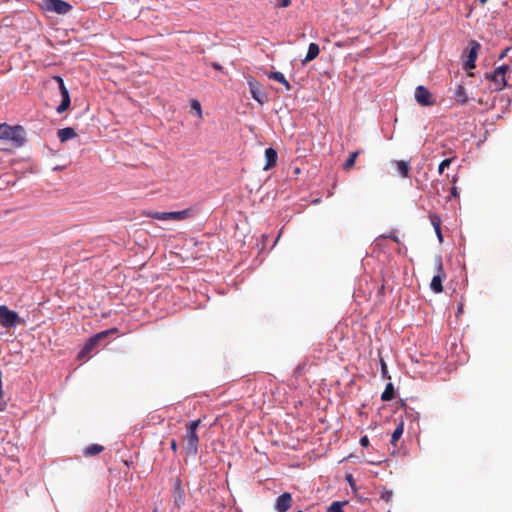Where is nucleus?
Returning <instances> with one entry per match:
<instances>
[{
	"instance_id": "nucleus-1",
	"label": "nucleus",
	"mask_w": 512,
	"mask_h": 512,
	"mask_svg": "<svg viewBox=\"0 0 512 512\" xmlns=\"http://www.w3.org/2000/svg\"><path fill=\"white\" fill-rule=\"evenodd\" d=\"M0 139L9 140L16 147H21L25 142V130L20 125L0 124Z\"/></svg>"
},
{
	"instance_id": "nucleus-2",
	"label": "nucleus",
	"mask_w": 512,
	"mask_h": 512,
	"mask_svg": "<svg viewBox=\"0 0 512 512\" xmlns=\"http://www.w3.org/2000/svg\"><path fill=\"white\" fill-rule=\"evenodd\" d=\"M509 69L508 65L497 67L492 73H486L485 78L492 82L491 89L494 91L503 90L506 85V71Z\"/></svg>"
},
{
	"instance_id": "nucleus-3",
	"label": "nucleus",
	"mask_w": 512,
	"mask_h": 512,
	"mask_svg": "<svg viewBox=\"0 0 512 512\" xmlns=\"http://www.w3.org/2000/svg\"><path fill=\"white\" fill-rule=\"evenodd\" d=\"M434 261L437 274L431 280L430 289L434 293L439 294L443 292L442 282L444 279H446V273L444 272L442 257L436 256Z\"/></svg>"
},
{
	"instance_id": "nucleus-4",
	"label": "nucleus",
	"mask_w": 512,
	"mask_h": 512,
	"mask_svg": "<svg viewBox=\"0 0 512 512\" xmlns=\"http://www.w3.org/2000/svg\"><path fill=\"white\" fill-rule=\"evenodd\" d=\"M21 323V319L15 311L6 305H0V325L4 328H12Z\"/></svg>"
},
{
	"instance_id": "nucleus-5",
	"label": "nucleus",
	"mask_w": 512,
	"mask_h": 512,
	"mask_svg": "<svg viewBox=\"0 0 512 512\" xmlns=\"http://www.w3.org/2000/svg\"><path fill=\"white\" fill-rule=\"evenodd\" d=\"M52 80H54L58 84L59 91H60L61 98H62L61 103L57 107L56 111H57V113L62 114L70 107L71 100H70L69 91L66 88L64 80L61 76L55 75L52 77Z\"/></svg>"
},
{
	"instance_id": "nucleus-6",
	"label": "nucleus",
	"mask_w": 512,
	"mask_h": 512,
	"mask_svg": "<svg viewBox=\"0 0 512 512\" xmlns=\"http://www.w3.org/2000/svg\"><path fill=\"white\" fill-rule=\"evenodd\" d=\"M43 8L60 15L68 14L72 10L71 4L64 0H44Z\"/></svg>"
},
{
	"instance_id": "nucleus-7",
	"label": "nucleus",
	"mask_w": 512,
	"mask_h": 512,
	"mask_svg": "<svg viewBox=\"0 0 512 512\" xmlns=\"http://www.w3.org/2000/svg\"><path fill=\"white\" fill-rule=\"evenodd\" d=\"M249 89L252 98L260 105H263L267 100V94L262 90L261 84L254 78L248 80Z\"/></svg>"
},
{
	"instance_id": "nucleus-8",
	"label": "nucleus",
	"mask_w": 512,
	"mask_h": 512,
	"mask_svg": "<svg viewBox=\"0 0 512 512\" xmlns=\"http://www.w3.org/2000/svg\"><path fill=\"white\" fill-rule=\"evenodd\" d=\"M185 452L187 455L195 456L198 453L199 437L197 432L186 431Z\"/></svg>"
},
{
	"instance_id": "nucleus-9",
	"label": "nucleus",
	"mask_w": 512,
	"mask_h": 512,
	"mask_svg": "<svg viewBox=\"0 0 512 512\" xmlns=\"http://www.w3.org/2000/svg\"><path fill=\"white\" fill-rule=\"evenodd\" d=\"M415 99L422 106H431L434 104L430 91L422 85L416 87Z\"/></svg>"
},
{
	"instance_id": "nucleus-10",
	"label": "nucleus",
	"mask_w": 512,
	"mask_h": 512,
	"mask_svg": "<svg viewBox=\"0 0 512 512\" xmlns=\"http://www.w3.org/2000/svg\"><path fill=\"white\" fill-rule=\"evenodd\" d=\"M292 505V496L290 493L285 492L279 495L275 502V510L278 512H286Z\"/></svg>"
},
{
	"instance_id": "nucleus-11",
	"label": "nucleus",
	"mask_w": 512,
	"mask_h": 512,
	"mask_svg": "<svg viewBox=\"0 0 512 512\" xmlns=\"http://www.w3.org/2000/svg\"><path fill=\"white\" fill-rule=\"evenodd\" d=\"M470 50L468 54V59L466 60L464 67L466 70L475 68V62L478 55V50L480 48V44L476 41H471L469 43Z\"/></svg>"
},
{
	"instance_id": "nucleus-12",
	"label": "nucleus",
	"mask_w": 512,
	"mask_h": 512,
	"mask_svg": "<svg viewBox=\"0 0 512 512\" xmlns=\"http://www.w3.org/2000/svg\"><path fill=\"white\" fill-rule=\"evenodd\" d=\"M173 500H174V505L177 508H181V506L184 504V501H185V492H184L179 480H177L174 485Z\"/></svg>"
},
{
	"instance_id": "nucleus-13",
	"label": "nucleus",
	"mask_w": 512,
	"mask_h": 512,
	"mask_svg": "<svg viewBox=\"0 0 512 512\" xmlns=\"http://www.w3.org/2000/svg\"><path fill=\"white\" fill-rule=\"evenodd\" d=\"M265 159H266V164L263 169L269 170L270 168L275 166L277 163V159H278L277 151L272 147L267 148L265 150Z\"/></svg>"
},
{
	"instance_id": "nucleus-14",
	"label": "nucleus",
	"mask_w": 512,
	"mask_h": 512,
	"mask_svg": "<svg viewBox=\"0 0 512 512\" xmlns=\"http://www.w3.org/2000/svg\"><path fill=\"white\" fill-rule=\"evenodd\" d=\"M429 219H430L431 225L435 229V233L437 235V238H438L439 242L442 243L443 242V235H442V232H441V223H442L441 217L439 215H437V214L430 213L429 214Z\"/></svg>"
},
{
	"instance_id": "nucleus-15",
	"label": "nucleus",
	"mask_w": 512,
	"mask_h": 512,
	"mask_svg": "<svg viewBox=\"0 0 512 512\" xmlns=\"http://www.w3.org/2000/svg\"><path fill=\"white\" fill-rule=\"evenodd\" d=\"M192 215L191 209L168 212V221H182Z\"/></svg>"
},
{
	"instance_id": "nucleus-16",
	"label": "nucleus",
	"mask_w": 512,
	"mask_h": 512,
	"mask_svg": "<svg viewBox=\"0 0 512 512\" xmlns=\"http://www.w3.org/2000/svg\"><path fill=\"white\" fill-rule=\"evenodd\" d=\"M57 136L61 142H66L70 139H73L77 136L75 130L71 127H66L59 129L57 132Z\"/></svg>"
},
{
	"instance_id": "nucleus-17",
	"label": "nucleus",
	"mask_w": 512,
	"mask_h": 512,
	"mask_svg": "<svg viewBox=\"0 0 512 512\" xmlns=\"http://www.w3.org/2000/svg\"><path fill=\"white\" fill-rule=\"evenodd\" d=\"M98 343L99 341L94 336L89 338V340L84 345L83 349L79 352L78 357L84 358L85 356H87L89 353H91V351L96 347Z\"/></svg>"
},
{
	"instance_id": "nucleus-18",
	"label": "nucleus",
	"mask_w": 512,
	"mask_h": 512,
	"mask_svg": "<svg viewBox=\"0 0 512 512\" xmlns=\"http://www.w3.org/2000/svg\"><path fill=\"white\" fill-rule=\"evenodd\" d=\"M320 49L318 44L310 43L304 62H310L319 55Z\"/></svg>"
},
{
	"instance_id": "nucleus-19",
	"label": "nucleus",
	"mask_w": 512,
	"mask_h": 512,
	"mask_svg": "<svg viewBox=\"0 0 512 512\" xmlns=\"http://www.w3.org/2000/svg\"><path fill=\"white\" fill-rule=\"evenodd\" d=\"M268 77L270 79H273L279 83H281L282 85H284L285 89L287 91H289L291 89V85L290 83L286 80V78L284 77V75L281 73V72H271Z\"/></svg>"
},
{
	"instance_id": "nucleus-20",
	"label": "nucleus",
	"mask_w": 512,
	"mask_h": 512,
	"mask_svg": "<svg viewBox=\"0 0 512 512\" xmlns=\"http://www.w3.org/2000/svg\"><path fill=\"white\" fill-rule=\"evenodd\" d=\"M395 164H396L398 173L404 178L408 177L409 170H410L409 162L400 160V161H395Z\"/></svg>"
},
{
	"instance_id": "nucleus-21",
	"label": "nucleus",
	"mask_w": 512,
	"mask_h": 512,
	"mask_svg": "<svg viewBox=\"0 0 512 512\" xmlns=\"http://www.w3.org/2000/svg\"><path fill=\"white\" fill-rule=\"evenodd\" d=\"M455 100L460 104H465L468 101L466 90L463 86L459 85L455 90Z\"/></svg>"
},
{
	"instance_id": "nucleus-22",
	"label": "nucleus",
	"mask_w": 512,
	"mask_h": 512,
	"mask_svg": "<svg viewBox=\"0 0 512 512\" xmlns=\"http://www.w3.org/2000/svg\"><path fill=\"white\" fill-rule=\"evenodd\" d=\"M104 447L99 444H91L85 448L84 454L86 456H95L103 451Z\"/></svg>"
},
{
	"instance_id": "nucleus-23",
	"label": "nucleus",
	"mask_w": 512,
	"mask_h": 512,
	"mask_svg": "<svg viewBox=\"0 0 512 512\" xmlns=\"http://www.w3.org/2000/svg\"><path fill=\"white\" fill-rule=\"evenodd\" d=\"M403 431H404V422L400 421L391 436V443L393 445H395L396 441H398L401 438Z\"/></svg>"
},
{
	"instance_id": "nucleus-24",
	"label": "nucleus",
	"mask_w": 512,
	"mask_h": 512,
	"mask_svg": "<svg viewBox=\"0 0 512 512\" xmlns=\"http://www.w3.org/2000/svg\"><path fill=\"white\" fill-rule=\"evenodd\" d=\"M394 398V387L392 383H388L381 395L383 401H390Z\"/></svg>"
},
{
	"instance_id": "nucleus-25",
	"label": "nucleus",
	"mask_w": 512,
	"mask_h": 512,
	"mask_svg": "<svg viewBox=\"0 0 512 512\" xmlns=\"http://www.w3.org/2000/svg\"><path fill=\"white\" fill-rule=\"evenodd\" d=\"M146 216L156 220L168 221V212L149 211Z\"/></svg>"
},
{
	"instance_id": "nucleus-26",
	"label": "nucleus",
	"mask_w": 512,
	"mask_h": 512,
	"mask_svg": "<svg viewBox=\"0 0 512 512\" xmlns=\"http://www.w3.org/2000/svg\"><path fill=\"white\" fill-rule=\"evenodd\" d=\"M347 504V502L343 501H334L328 508V512H343V506Z\"/></svg>"
},
{
	"instance_id": "nucleus-27",
	"label": "nucleus",
	"mask_w": 512,
	"mask_h": 512,
	"mask_svg": "<svg viewBox=\"0 0 512 512\" xmlns=\"http://www.w3.org/2000/svg\"><path fill=\"white\" fill-rule=\"evenodd\" d=\"M358 155H359L358 151L351 153L343 165L344 169L348 170V169L352 168L353 165L355 164V161H356Z\"/></svg>"
},
{
	"instance_id": "nucleus-28",
	"label": "nucleus",
	"mask_w": 512,
	"mask_h": 512,
	"mask_svg": "<svg viewBox=\"0 0 512 512\" xmlns=\"http://www.w3.org/2000/svg\"><path fill=\"white\" fill-rule=\"evenodd\" d=\"M117 332V328H111L105 331H101L94 335V337L100 342L101 340L105 339L108 335Z\"/></svg>"
},
{
	"instance_id": "nucleus-29",
	"label": "nucleus",
	"mask_w": 512,
	"mask_h": 512,
	"mask_svg": "<svg viewBox=\"0 0 512 512\" xmlns=\"http://www.w3.org/2000/svg\"><path fill=\"white\" fill-rule=\"evenodd\" d=\"M117 332V328H111L105 331H101L94 335V337L100 342L101 340L105 339L108 335Z\"/></svg>"
},
{
	"instance_id": "nucleus-30",
	"label": "nucleus",
	"mask_w": 512,
	"mask_h": 512,
	"mask_svg": "<svg viewBox=\"0 0 512 512\" xmlns=\"http://www.w3.org/2000/svg\"><path fill=\"white\" fill-rule=\"evenodd\" d=\"M200 424H201V420L200 419L194 420V421L190 422L186 426V431L197 432V429H198Z\"/></svg>"
},
{
	"instance_id": "nucleus-31",
	"label": "nucleus",
	"mask_w": 512,
	"mask_h": 512,
	"mask_svg": "<svg viewBox=\"0 0 512 512\" xmlns=\"http://www.w3.org/2000/svg\"><path fill=\"white\" fill-rule=\"evenodd\" d=\"M451 162H452L451 158H447V159H444L443 161H441V163L439 164V167H438L439 174H442L444 172L445 168L450 166Z\"/></svg>"
},
{
	"instance_id": "nucleus-32",
	"label": "nucleus",
	"mask_w": 512,
	"mask_h": 512,
	"mask_svg": "<svg viewBox=\"0 0 512 512\" xmlns=\"http://www.w3.org/2000/svg\"><path fill=\"white\" fill-rule=\"evenodd\" d=\"M191 108L197 112L199 118L202 117L201 105L197 100L192 101Z\"/></svg>"
},
{
	"instance_id": "nucleus-33",
	"label": "nucleus",
	"mask_w": 512,
	"mask_h": 512,
	"mask_svg": "<svg viewBox=\"0 0 512 512\" xmlns=\"http://www.w3.org/2000/svg\"><path fill=\"white\" fill-rule=\"evenodd\" d=\"M393 497V492L391 490H386L382 492L381 498L385 500L386 502H389Z\"/></svg>"
},
{
	"instance_id": "nucleus-34",
	"label": "nucleus",
	"mask_w": 512,
	"mask_h": 512,
	"mask_svg": "<svg viewBox=\"0 0 512 512\" xmlns=\"http://www.w3.org/2000/svg\"><path fill=\"white\" fill-rule=\"evenodd\" d=\"M291 5V0H276V7L286 8Z\"/></svg>"
},
{
	"instance_id": "nucleus-35",
	"label": "nucleus",
	"mask_w": 512,
	"mask_h": 512,
	"mask_svg": "<svg viewBox=\"0 0 512 512\" xmlns=\"http://www.w3.org/2000/svg\"><path fill=\"white\" fill-rule=\"evenodd\" d=\"M360 445L363 446V447H368L369 446V439L367 436H362L360 438Z\"/></svg>"
},
{
	"instance_id": "nucleus-36",
	"label": "nucleus",
	"mask_w": 512,
	"mask_h": 512,
	"mask_svg": "<svg viewBox=\"0 0 512 512\" xmlns=\"http://www.w3.org/2000/svg\"><path fill=\"white\" fill-rule=\"evenodd\" d=\"M211 66L215 69V70H218V71H222V66L219 64V63H212Z\"/></svg>"
},
{
	"instance_id": "nucleus-37",
	"label": "nucleus",
	"mask_w": 512,
	"mask_h": 512,
	"mask_svg": "<svg viewBox=\"0 0 512 512\" xmlns=\"http://www.w3.org/2000/svg\"><path fill=\"white\" fill-rule=\"evenodd\" d=\"M178 448L177 442L175 440L171 441V449L176 452Z\"/></svg>"
},
{
	"instance_id": "nucleus-38",
	"label": "nucleus",
	"mask_w": 512,
	"mask_h": 512,
	"mask_svg": "<svg viewBox=\"0 0 512 512\" xmlns=\"http://www.w3.org/2000/svg\"><path fill=\"white\" fill-rule=\"evenodd\" d=\"M509 48L505 49L498 57L499 60L503 59L506 55H507V52H508Z\"/></svg>"
},
{
	"instance_id": "nucleus-39",
	"label": "nucleus",
	"mask_w": 512,
	"mask_h": 512,
	"mask_svg": "<svg viewBox=\"0 0 512 512\" xmlns=\"http://www.w3.org/2000/svg\"><path fill=\"white\" fill-rule=\"evenodd\" d=\"M451 195H452L453 197L458 196V191H457V188H456V187H452V188H451Z\"/></svg>"
},
{
	"instance_id": "nucleus-40",
	"label": "nucleus",
	"mask_w": 512,
	"mask_h": 512,
	"mask_svg": "<svg viewBox=\"0 0 512 512\" xmlns=\"http://www.w3.org/2000/svg\"><path fill=\"white\" fill-rule=\"evenodd\" d=\"M347 479H348V481L350 482V481L352 480V475H349V476L347 477Z\"/></svg>"
},
{
	"instance_id": "nucleus-41",
	"label": "nucleus",
	"mask_w": 512,
	"mask_h": 512,
	"mask_svg": "<svg viewBox=\"0 0 512 512\" xmlns=\"http://www.w3.org/2000/svg\"><path fill=\"white\" fill-rule=\"evenodd\" d=\"M153 512H161L158 508H155Z\"/></svg>"
},
{
	"instance_id": "nucleus-42",
	"label": "nucleus",
	"mask_w": 512,
	"mask_h": 512,
	"mask_svg": "<svg viewBox=\"0 0 512 512\" xmlns=\"http://www.w3.org/2000/svg\"><path fill=\"white\" fill-rule=\"evenodd\" d=\"M479 1L484 4L487 0H479Z\"/></svg>"
},
{
	"instance_id": "nucleus-43",
	"label": "nucleus",
	"mask_w": 512,
	"mask_h": 512,
	"mask_svg": "<svg viewBox=\"0 0 512 512\" xmlns=\"http://www.w3.org/2000/svg\"><path fill=\"white\" fill-rule=\"evenodd\" d=\"M296 512H303V511H302V510H298V511H296Z\"/></svg>"
}]
</instances>
